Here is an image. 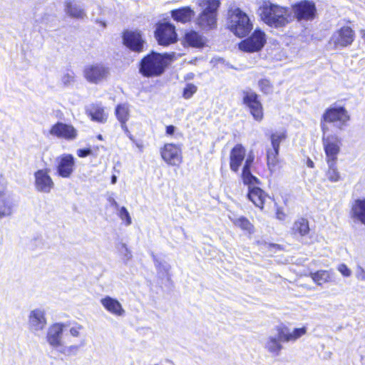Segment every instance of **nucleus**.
<instances>
[{
    "label": "nucleus",
    "mask_w": 365,
    "mask_h": 365,
    "mask_svg": "<svg viewBox=\"0 0 365 365\" xmlns=\"http://www.w3.org/2000/svg\"><path fill=\"white\" fill-rule=\"evenodd\" d=\"M73 79H74V75L72 72L66 73L63 74V76H62L61 81L64 85L68 86V85H70L73 81Z\"/></svg>",
    "instance_id": "nucleus-46"
},
{
    "label": "nucleus",
    "mask_w": 365,
    "mask_h": 365,
    "mask_svg": "<svg viewBox=\"0 0 365 365\" xmlns=\"http://www.w3.org/2000/svg\"><path fill=\"white\" fill-rule=\"evenodd\" d=\"M258 86L262 92L269 94L272 91V86L267 79H261L258 82Z\"/></svg>",
    "instance_id": "nucleus-40"
},
{
    "label": "nucleus",
    "mask_w": 365,
    "mask_h": 365,
    "mask_svg": "<svg viewBox=\"0 0 365 365\" xmlns=\"http://www.w3.org/2000/svg\"><path fill=\"white\" fill-rule=\"evenodd\" d=\"M120 124H121V128L122 129L125 131V133L127 134V133H129V130H128V128L126 125V122H120Z\"/></svg>",
    "instance_id": "nucleus-53"
},
{
    "label": "nucleus",
    "mask_w": 365,
    "mask_h": 365,
    "mask_svg": "<svg viewBox=\"0 0 365 365\" xmlns=\"http://www.w3.org/2000/svg\"><path fill=\"white\" fill-rule=\"evenodd\" d=\"M361 33L362 37H363V38H365V30H362V31H361Z\"/></svg>",
    "instance_id": "nucleus-58"
},
{
    "label": "nucleus",
    "mask_w": 365,
    "mask_h": 365,
    "mask_svg": "<svg viewBox=\"0 0 365 365\" xmlns=\"http://www.w3.org/2000/svg\"><path fill=\"white\" fill-rule=\"evenodd\" d=\"M115 115L120 122H127L130 116L128 104L118 105L115 108Z\"/></svg>",
    "instance_id": "nucleus-36"
},
{
    "label": "nucleus",
    "mask_w": 365,
    "mask_h": 365,
    "mask_svg": "<svg viewBox=\"0 0 365 365\" xmlns=\"http://www.w3.org/2000/svg\"><path fill=\"white\" fill-rule=\"evenodd\" d=\"M127 135L130 138V140H132L133 142H135L134 137L130 134V132H129V133H127Z\"/></svg>",
    "instance_id": "nucleus-57"
},
{
    "label": "nucleus",
    "mask_w": 365,
    "mask_h": 365,
    "mask_svg": "<svg viewBox=\"0 0 365 365\" xmlns=\"http://www.w3.org/2000/svg\"><path fill=\"white\" fill-rule=\"evenodd\" d=\"M116 181H117V177L115 175H113L111 177V183L112 184H115L116 183Z\"/></svg>",
    "instance_id": "nucleus-56"
},
{
    "label": "nucleus",
    "mask_w": 365,
    "mask_h": 365,
    "mask_svg": "<svg viewBox=\"0 0 365 365\" xmlns=\"http://www.w3.org/2000/svg\"><path fill=\"white\" fill-rule=\"evenodd\" d=\"M232 220L234 225L237 227H240V228H249L250 222L242 216L235 217Z\"/></svg>",
    "instance_id": "nucleus-42"
},
{
    "label": "nucleus",
    "mask_w": 365,
    "mask_h": 365,
    "mask_svg": "<svg viewBox=\"0 0 365 365\" xmlns=\"http://www.w3.org/2000/svg\"><path fill=\"white\" fill-rule=\"evenodd\" d=\"M294 228H309L307 219L299 217L294 222Z\"/></svg>",
    "instance_id": "nucleus-44"
},
{
    "label": "nucleus",
    "mask_w": 365,
    "mask_h": 365,
    "mask_svg": "<svg viewBox=\"0 0 365 365\" xmlns=\"http://www.w3.org/2000/svg\"><path fill=\"white\" fill-rule=\"evenodd\" d=\"M101 303L108 312L113 314L122 316L124 313L121 304L115 298L106 296L101 299Z\"/></svg>",
    "instance_id": "nucleus-25"
},
{
    "label": "nucleus",
    "mask_w": 365,
    "mask_h": 365,
    "mask_svg": "<svg viewBox=\"0 0 365 365\" xmlns=\"http://www.w3.org/2000/svg\"><path fill=\"white\" fill-rule=\"evenodd\" d=\"M254 158L249 155L242 169V177L245 184H255L257 182V179L253 176L250 173V165L252 163Z\"/></svg>",
    "instance_id": "nucleus-31"
},
{
    "label": "nucleus",
    "mask_w": 365,
    "mask_h": 365,
    "mask_svg": "<svg viewBox=\"0 0 365 365\" xmlns=\"http://www.w3.org/2000/svg\"><path fill=\"white\" fill-rule=\"evenodd\" d=\"M297 230L299 231V233L300 234V235L304 236V235H307L310 230Z\"/></svg>",
    "instance_id": "nucleus-54"
},
{
    "label": "nucleus",
    "mask_w": 365,
    "mask_h": 365,
    "mask_svg": "<svg viewBox=\"0 0 365 365\" xmlns=\"http://www.w3.org/2000/svg\"><path fill=\"white\" fill-rule=\"evenodd\" d=\"M227 26L236 36H246L252 29L253 25L249 16L236 6H230L227 11Z\"/></svg>",
    "instance_id": "nucleus-4"
},
{
    "label": "nucleus",
    "mask_w": 365,
    "mask_h": 365,
    "mask_svg": "<svg viewBox=\"0 0 365 365\" xmlns=\"http://www.w3.org/2000/svg\"><path fill=\"white\" fill-rule=\"evenodd\" d=\"M337 160L327 161L328 170L326 172L327 179L331 182H336L340 180V173L336 168Z\"/></svg>",
    "instance_id": "nucleus-32"
},
{
    "label": "nucleus",
    "mask_w": 365,
    "mask_h": 365,
    "mask_svg": "<svg viewBox=\"0 0 365 365\" xmlns=\"http://www.w3.org/2000/svg\"><path fill=\"white\" fill-rule=\"evenodd\" d=\"M48 17V16L46 15L45 17L43 18L44 19H47Z\"/></svg>",
    "instance_id": "nucleus-60"
},
{
    "label": "nucleus",
    "mask_w": 365,
    "mask_h": 365,
    "mask_svg": "<svg viewBox=\"0 0 365 365\" xmlns=\"http://www.w3.org/2000/svg\"><path fill=\"white\" fill-rule=\"evenodd\" d=\"M245 156V149L241 145L235 146L230 153V169L237 172Z\"/></svg>",
    "instance_id": "nucleus-23"
},
{
    "label": "nucleus",
    "mask_w": 365,
    "mask_h": 365,
    "mask_svg": "<svg viewBox=\"0 0 365 365\" xmlns=\"http://www.w3.org/2000/svg\"><path fill=\"white\" fill-rule=\"evenodd\" d=\"M279 149L270 148L267 151V165L269 169L272 172L279 162Z\"/></svg>",
    "instance_id": "nucleus-33"
},
{
    "label": "nucleus",
    "mask_w": 365,
    "mask_h": 365,
    "mask_svg": "<svg viewBox=\"0 0 365 365\" xmlns=\"http://www.w3.org/2000/svg\"><path fill=\"white\" fill-rule=\"evenodd\" d=\"M108 201H109V202L110 203V205H111L112 206H114V207H116V208L118 207V202L115 200V199H114L113 197H110L108 198Z\"/></svg>",
    "instance_id": "nucleus-52"
},
{
    "label": "nucleus",
    "mask_w": 365,
    "mask_h": 365,
    "mask_svg": "<svg viewBox=\"0 0 365 365\" xmlns=\"http://www.w3.org/2000/svg\"><path fill=\"white\" fill-rule=\"evenodd\" d=\"M155 36L159 44L163 46H168L177 41L175 27L168 22L161 23L157 26Z\"/></svg>",
    "instance_id": "nucleus-12"
},
{
    "label": "nucleus",
    "mask_w": 365,
    "mask_h": 365,
    "mask_svg": "<svg viewBox=\"0 0 365 365\" xmlns=\"http://www.w3.org/2000/svg\"><path fill=\"white\" fill-rule=\"evenodd\" d=\"M249 185V192L247 195L248 198L255 205L256 207L262 209L264 202L267 198V195H265L264 192L259 187H251L252 184Z\"/></svg>",
    "instance_id": "nucleus-26"
},
{
    "label": "nucleus",
    "mask_w": 365,
    "mask_h": 365,
    "mask_svg": "<svg viewBox=\"0 0 365 365\" xmlns=\"http://www.w3.org/2000/svg\"><path fill=\"white\" fill-rule=\"evenodd\" d=\"M262 21L267 26L274 29L287 26L293 21L292 11L289 7L264 1L259 8Z\"/></svg>",
    "instance_id": "nucleus-2"
},
{
    "label": "nucleus",
    "mask_w": 365,
    "mask_h": 365,
    "mask_svg": "<svg viewBox=\"0 0 365 365\" xmlns=\"http://www.w3.org/2000/svg\"><path fill=\"white\" fill-rule=\"evenodd\" d=\"M56 171L59 176L68 178L73 174L76 163L75 158L71 154L64 153L56 158Z\"/></svg>",
    "instance_id": "nucleus-16"
},
{
    "label": "nucleus",
    "mask_w": 365,
    "mask_h": 365,
    "mask_svg": "<svg viewBox=\"0 0 365 365\" xmlns=\"http://www.w3.org/2000/svg\"><path fill=\"white\" fill-rule=\"evenodd\" d=\"M313 281L318 285L330 281V273L327 270H318L315 272L310 273Z\"/></svg>",
    "instance_id": "nucleus-35"
},
{
    "label": "nucleus",
    "mask_w": 365,
    "mask_h": 365,
    "mask_svg": "<svg viewBox=\"0 0 365 365\" xmlns=\"http://www.w3.org/2000/svg\"><path fill=\"white\" fill-rule=\"evenodd\" d=\"M242 99L243 105L248 108L253 118L256 121H262L264 118V112L259 96L254 91L248 88L242 91Z\"/></svg>",
    "instance_id": "nucleus-7"
},
{
    "label": "nucleus",
    "mask_w": 365,
    "mask_h": 365,
    "mask_svg": "<svg viewBox=\"0 0 365 365\" xmlns=\"http://www.w3.org/2000/svg\"><path fill=\"white\" fill-rule=\"evenodd\" d=\"M116 249L120 255L124 264H127L129 260L132 259V252L128 248L127 245L124 242H118L116 245Z\"/></svg>",
    "instance_id": "nucleus-37"
},
{
    "label": "nucleus",
    "mask_w": 365,
    "mask_h": 365,
    "mask_svg": "<svg viewBox=\"0 0 365 365\" xmlns=\"http://www.w3.org/2000/svg\"><path fill=\"white\" fill-rule=\"evenodd\" d=\"M101 24H102L103 26H106V24L104 22H101Z\"/></svg>",
    "instance_id": "nucleus-59"
},
{
    "label": "nucleus",
    "mask_w": 365,
    "mask_h": 365,
    "mask_svg": "<svg viewBox=\"0 0 365 365\" xmlns=\"http://www.w3.org/2000/svg\"><path fill=\"white\" fill-rule=\"evenodd\" d=\"M322 130L323 132L322 144L326 155V161L337 160V156L342 145L341 139L337 135L328 133V125L324 123H322Z\"/></svg>",
    "instance_id": "nucleus-6"
},
{
    "label": "nucleus",
    "mask_w": 365,
    "mask_h": 365,
    "mask_svg": "<svg viewBox=\"0 0 365 365\" xmlns=\"http://www.w3.org/2000/svg\"><path fill=\"white\" fill-rule=\"evenodd\" d=\"M65 11L67 15L75 19H83L86 16L84 9L75 1H66Z\"/></svg>",
    "instance_id": "nucleus-29"
},
{
    "label": "nucleus",
    "mask_w": 365,
    "mask_h": 365,
    "mask_svg": "<svg viewBox=\"0 0 365 365\" xmlns=\"http://www.w3.org/2000/svg\"><path fill=\"white\" fill-rule=\"evenodd\" d=\"M293 19L295 18L298 21H309L315 19L317 8L313 1L304 0L292 5L290 9Z\"/></svg>",
    "instance_id": "nucleus-9"
},
{
    "label": "nucleus",
    "mask_w": 365,
    "mask_h": 365,
    "mask_svg": "<svg viewBox=\"0 0 365 365\" xmlns=\"http://www.w3.org/2000/svg\"><path fill=\"white\" fill-rule=\"evenodd\" d=\"M65 327L66 324L63 323H54L48 329L46 341L56 350L62 346L63 344L62 337Z\"/></svg>",
    "instance_id": "nucleus-20"
},
{
    "label": "nucleus",
    "mask_w": 365,
    "mask_h": 365,
    "mask_svg": "<svg viewBox=\"0 0 365 365\" xmlns=\"http://www.w3.org/2000/svg\"><path fill=\"white\" fill-rule=\"evenodd\" d=\"M77 155L80 158H85L91 154L92 151L90 148L87 149H78L77 150Z\"/></svg>",
    "instance_id": "nucleus-48"
},
{
    "label": "nucleus",
    "mask_w": 365,
    "mask_h": 365,
    "mask_svg": "<svg viewBox=\"0 0 365 365\" xmlns=\"http://www.w3.org/2000/svg\"><path fill=\"white\" fill-rule=\"evenodd\" d=\"M265 42V34L260 30H255L249 38L240 43L239 47L243 51L253 53L260 51Z\"/></svg>",
    "instance_id": "nucleus-13"
},
{
    "label": "nucleus",
    "mask_w": 365,
    "mask_h": 365,
    "mask_svg": "<svg viewBox=\"0 0 365 365\" xmlns=\"http://www.w3.org/2000/svg\"><path fill=\"white\" fill-rule=\"evenodd\" d=\"M276 215H277V219H279L280 220H283L285 218V214L280 210H277Z\"/></svg>",
    "instance_id": "nucleus-50"
},
{
    "label": "nucleus",
    "mask_w": 365,
    "mask_h": 365,
    "mask_svg": "<svg viewBox=\"0 0 365 365\" xmlns=\"http://www.w3.org/2000/svg\"><path fill=\"white\" fill-rule=\"evenodd\" d=\"M196 5L200 11L195 19V25L205 31L217 29L220 1L219 0H196Z\"/></svg>",
    "instance_id": "nucleus-3"
},
{
    "label": "nucleus",
    "mask_w": 365,
    "mask_h": 365,
    "mask_svg": "<svg viewBox=\"0 0 365 365\" xmlns=\"http://www.w3.org/2000/svg\"><path fill=\"white\" fill-rule=\"evenodd\" d=\"M101 138H102V137H101V135H100L98 136V138H99V139H101Z\"/></svg>",
    "instance_id": "nucleus-61"
},
{
    "label": "nucleus",
    "mask_w": 365,
    "mask_h": 365,
    "mask_svg": "<svg viewBox=\"0 0 365 365\" xmlns=\"http://www.w3.org/2000/svg\"><path fill=\"white\" fill-rule=\"evenodd\" d=\"M49 133L53 136L68 141L74 140L78 136V130L72 125L62 122L52 125Z\"/></svg>",
    "instance_id": "nucleus-18"
},
{
    "label": "nucleus",
    "mask_w": 365,
    "mask_h": 365,
    "mask_svg": "<svg viewBox=\"0 0 365 365\" xmlns=\"http://www.w3.org/2000/svg\"><path fill=\"white\" fill-rule=\"evenodd\" d=\"M176 128L174 125H168L166 127V135H173L175 132Z\"/></svg>",
    "instance_id": "nucleus-49"
},
{
    "label": "nucleus",
    "mask_w": 365,
    "mask_h": 365,
    "mask_svg": "<svg viewBox=\"0 0 365 365\" xmlns=\"http://www.w3.org/2000/svg\"><path fill=\"white\" fill-rule=\"evenodd\" d=\"M357 277L358 278L361 277L362 279H365V272L361 267L359 268L357 272Z\"/></svg>",
    "instance_id": "nucleus-51"
},
{
    "label": "nucleus",
    "mask_w": 365,
    "mask_h": 365,
    "mask_svg": "<svg viewBox=\"0 0 365 365\" xmlns=\"http://www.w3.org/2000/svg\"><path fill=\"white\" fill-rule=\"evenodd\" d=\"M307 332L305 327L291 330L288 327L280 324L271 331L265 342V349L274 356H279L283 349L282 343L295 341Z\"/></svg>",
    "instance_id": "nucleus-1"
},
{
    "label": "nucleus",
    "mask_w": 365,
    "mask_h": 365,
    "mask_svg": "<svg viewBox=\"0 0 365 365\" xmlns=\"http://www.w3.org/2000/svg\"><path fill=\"white\" fill-rule=\"evenodd\" d=\"M350 120L348 111L342 106H334L327 109L322 116V123H334L339 130H342Z\"/></svg>",
    "instance_id": "nucleus-8"
},
{
    "label": "nucleus",
    "mask_w": 365,
    "mask_h": 365,
    "mask_svg": "<svg viewBox=\"0 0 365 365\" xmlns=\"http://www.w3.org/2000/svg\"><path fill=\"white\" fill-rule=\"evenodd\" d=\"M108 68L102 64L88 65L83 70L85 78L90 83H99L108 76Z\"/></svg>",
    "instance_id": "nucleus-17"
},
{
    "label": "nucleus",
    "mask_w": 365,
    "mask_h": 365,
    "mask_svg": "<svg viewBox=\"0 0 365 365\" xmlns=\"http://www.w3.org/2000/svg\"><path fill=\"white\" fill-rule=\"evenodd\" d=\"M351 215L365 225V198L356 199L352 202Z\"/></svg>",
    "instance_id": "nucleus-27"
},
{
    "label": "nucleus",
    "mask_w": 365,
    "mask_h": 365,
    "mask_svg": "<svg viewBox=\"0 0 365 365\" xmlns=\"http://www.w3.org/2000/svg\"><path fill=\"white\" fill-rule=\"evenodd\" d=\"M34 188L37 192L49 193L54 187V182L47 168L36 170L34 174Z\"/></svg>",
    "instance_id": "nucleus-15"
},
{
    "label": "nucleus",
    "mask_w": 365,
    "mask_h": 365,
    "mask_svg": "<svg viewBox=\"0 0 365 365\" xmlns=\"http://www.w3.org/2000/svg\"><path fill=\"white\" fill-rule=\"evenodd\" d=\"M119 216L122 220L125 221V226H128L131 223V219L128 211L125 207H122L119 210Z\"/></svg>",
    "instance_id": "nucleus-43"
},
{
    "label": "nucleus",
    "mask_w": 365,
    "mask_h": 365,
    "mask_svg": "<svg viewBox=\"0 0 365 365\" xmlns=\"http://www.w3.org/2000/svg\"><path fill=\"white\" fill-rule=\"evenodd\" d=\"M29 248L31 250H43L45 248L44 243L42 240L41 237H37L34 238L29 245Z\"/></svg>",
    "instance_id": "nucleus-41"
},
{
    "label": "nucleus",
    "mask_w": 365,
    "mask_h": 365,
    "mask_svg": "<svg viewBox=\"0 0 365 365\" xmlns=\"http://www.w3.org/2000/svg\"><path fill=\"white\" fill-rule=\"evenodd\" d=\"M47 324L45 312L41 309L31 311L29 316V329L37 334L38 331L45 329Z\"/></svg>",
    "instance_id": "nucleus-21"
},
{
    "label": "nucleus",
    "mask_w": 365,
    "mask_h": 365,
    "mask_svg": "<svg viewBox=\"0 0 365 365\" xmlns=\"http://www.w3.org/2000/svg\"><path fill=\"white\" fill-rule=\"evenodd\" d=\"M354 38V31L350 26H344L332 34L329 43L334 48H345L351 46Z\"/></svg>",
    "instance_id": "nucleus-10"
},
{
    "label": "nucleus",
    "mask_w": 365,
    "mask_h": 365,
    "mask_svg": "<svg viewBox=\"0 0 365 365\" xmlns=\"http://www.w3.org/2000/svg\"><path fill=\"white\" fill-rule=\"evenodd\" d=\"M168 65L167 55L151 52L140 61L139 72L147 78L157 77L162 75Z\"/></svg>",
    "instance_id": "nucleus-5"
},
{
    "label": "nucleus",
    "mask_w": 365,
    "mask_h": 365,
    "mask_svg": "<svg viewBox=\"0 0 365 365\" xmlns=\"http://www.w3.org/2000/svg\"><path fill=\"white\" fill-rule=\"evenodd\" d=\"M195 12L190 6H184L178 9L171 11L172 18L182 24L190 22L195 16Z\"/></svg>",
    "instance_id": "nucleus-24"
},
{
    "label": "nucleus",
    "mask_w": 365,
    "mask_h": 365,
    "mask_svg": "<svg viewBox=\"0 0 365 365\" xmlns=\"http://www.w3.org/2000/svg\"><path fill=\"white\" fill-rule=\"evenodd\" d=\"M82 326L80 324L72 327L69 330L71 335L74 337H78L80 335V330L82 329Z\"/></svg>",
    "instance_id": "nucleus-47"
},
{
    "label": "nucleus",
    "mask_w": 365,
    "mask_h": 365,
    "mask_svg": "<svg viewBox=\"0 0 365 365\" xmlns=\"http://www.w3.org/2000/svg\"><path fill=\"white\" fill-rule=\"evenodd\" d=\"M153 258L155 267L157 271V276L160 279H166L170 280V265L161 258V256L155 255L153 252H150Z\"/></svg>",
    "instance_id": "nucleus-22"
},
{
    "label": "nucleus",
    "mask_w": 365,
    "mask_h": 365,
    "mask_svg": "<svg viewBox=\"0 0 365 365\" xmlns=\"http://www.w3.org/2000/svg\"><path fill=\"white\" fill-rule=\"evenodd\" d=\"M287 138V133L284 130H278L273 133L270 136L272 148L279 149L281 142Z\"/></svg>",
    "instance_id": "nucleus-38"
},
{
    "label": "nucleus",
    "mask_w": 365,
    "mask_h": 365,
    "mask_svg": "<svg viewBox=\"0 0 365 365\" xmlns=\"http://www.w3.org/2000/svg\"><path fill=\"white\" fill-rule=\"evenodd\" d=\"M88 113L93 120L98 123H105L108 118V114L104 108L98 104L92 105L88 109Z\"/></svg>",
    "instance_id": "nucleus-30"
},
{
    "label": "nucleus",
    "mask_w": 365,
    "mask_h": 365,
    "mask_svg": "<svg viewBox=\"0 0 365 365\" xmlns=\"http://www.w3.org/2000/svg\"><path fill=\"white\" fill-rule=\"evenodd\" d=\"M307 165L308 167L312 168L314 167V162L310 159L307 160Z\"/></svg>",
    "instance_id": "nucleus-55"
},
{
    "label": "nucleus",
    "mask_w": 365,
    "mask_h": 365,
    "mask_svg": "<svg viewBox=\"0 0 365 365\" xmlns=\"http://www.w3.org/2000/svg\"><path fill=\"white\" fill-rule=\"evenodd\" d=\"M337 269L344 277H349L351 274L350 269L344 263L340 264L338 266Z\"/></svg>",
    "instance_id": "nucleus-45"
},
{
    "label": "nucleus",
    "mask_w": 365,
    "mask_h": 365,
    "mask_svg": "<svg viewBox=\"0 0 365 365\" xmlns=\"http://www.w3.org/2000/svg\"><path fill=\"white\" fill-rule=\"evenodd\" d=\"M85 344V340L81 341L78 345L64 346L63 344L62 346H60L57 351L67 356H76L79 349L83 346Z\"/></svg>",
    "instance_id": "nucleus-34"
},
{
    "label": "nucleus",
    "mask_w": 365,
    "mask_h": 365,
    "mask_svg": "<svg viewBox=\"0 0 365 365\" xmlns=\"http://www.w3.org/2000/svg\"><path fill=\"white\" fill-rule=\"evenodd\" d=\"M197 88L193 83H187L183 89L182 97L185 99H190L197 92Z\"/></svg>",
    "instance_id": "nucleus-39"
},
{
    "label": "nucleus",
    "mask_w": 365,
    "mask_h": 365,
    "mask_svg": "<svg viewBox=\"0 0 365 365\" xmlns=\"http://www.w3.org/2000/svg\"><path fill=\"white\" fill-rule=\"evenodd\" d=\"M6 180L0 175V219L11 216L15 211L16 203L12 196L6 190Z\"/></svg>",
    "instance_id": "nucleus-11"
},
{
    "label": "nucleus",
    "mask_w": 365,
    "mask_h": 365,
    "mask_svg": "<svg viewBox=\"0 0 365 365\" xmlns=\"http://www.w3.org/2000/svg\"><path fill=\"white\" fill-rule=\"evenodd\" d=\"M123 41L124 45L133 51L140 53L143 51L145 41L138 31H125L123 34Z\"/></svg>",
    "instance_id": "nucleus-19"
},
{
    "label": "nucleus",
    "mask_w": 365,
    "mask_h": 365,
    "mask_svg": "<svg viewBox=\"0 0 365 365\" xmlns=\"http://www.w3.org/2000/svg\"><path fill=\"white\" fill-rule=\"evenodd\" d=\"M163 160L170 165L178 166L182 161V151L180 145L166 143L160 149Z\"/></svg>",
    "instance_id": "nucleus-14"
},
{
    "label": "nucleus",
    "mask_w": 365,
    "mask_h": 365,
    "mask_svg": "<svg viewBox=\"0 0 365 365\" xmlns=\"http://www.w3.org/2000/svg\"><path fill=\"white\" fill-rule=\"evenodd\" d=\"M184 41L188 46L202 48L205 44V38L197 31H190L185 34Z\"/></svg>",
    "instance_id": "nucleus-28"
}]
</instances>
